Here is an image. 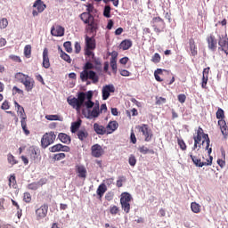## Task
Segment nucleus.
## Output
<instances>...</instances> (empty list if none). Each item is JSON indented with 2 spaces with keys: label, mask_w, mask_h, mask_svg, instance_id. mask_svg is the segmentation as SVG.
<instances>
[{
  "label": "nucleus",
  "mask_w": 228,
  "mask_h": 228,
  "mask_svg": "<svg viewBox=\"0 0 228 228\" xmlns=\"http://www.w3.org/2000/svg\"><path fill=\"white\" fill-rule=\"evenodd\" d=\"M93 97V91H88L87 93L79 92L77 95V98H68V103L69 104V106H72L77 113H81V109L84 106H86L87 110H91V108H94L95 103L92 102Z\"/></svg>",
  "instance_id": "1"
},
{
  "label": "nucleus",
  "mask_w": 228,
  "mask_h": 228,
  "mask_svg": "<svg viewBox=\"0 0 228 228\" xmlns=\"http://www.w3.org/2000/svg\"><path fill=\"white\" fill-rule=\"evenodd\" d=\"M94 69V66L92 63V59H89V61L86 62L83 67V71L80 73V79L82 81H88V79H91L94 85L99 83V76H97L95 71L92 70Z\"/></svg>",
  "instance_id": "2"
},
{
  "label": "nucleus",
  "mask_w": 228,
  "mask_h": 228,
  "mask_svg": "<svg viewBox=\"0 0 228 228\" xmlns=\"http://www.w3.org/2000/svg\"><path fill=\"white\" fill-rule=\"evenodd\" d=\"M203 138V141H202ZM194 142H197L199 143H201V145H205V151H208V156L211 155V152H213V149L209 148V143H211V141L209 140V135L208 134H204V129L202 127L199 126L197 130V134L193 136Z\"/></svg>",
  "instance_id": "3"
},
{
  "label": "nucleus",
  "mask_w": 228,
  "mask_h": 228,
  "mask_svg": "<svg viewBox=\"0 0 228 228\" xmlns=\"http://www.w3.org/2000/svg\"><path fill=\"white\" fill-rule=\"evenodd\" d=\"M131 200H133V196L129 192H123L120 198V204L123 211L125 213H129L131 211Z\"/></svg>",
  "instance_id": "4"
},
{
  "label": "nucleus",
  "mask_w": 228,
  "mask_h": 228,
  "mask_svg": "<svg viewBox=\"0 0 228 228\" xmlns=\"http://www.w3.org/2000/svg\"><path fill=\"white\" fill-rule=\"evenodd\" d=\"M151 24L157 35H159V33H163L166 24L165 20H163L161 17H153Z\"/></svg>",
  "instance_id": "5"
},
{
  "label": "nucleus",
  "mask_w": 228,
  "mask_h": 228,
  "mask_svg": "<svg viewBox=\"0 0 228 228\" xmlns=\"http://www.w3.org/2000/svg\"><path fill=\"white\" fill-rule=\"evenodd\" d=\"M56 140V134L54 132L45 133L41 138V146L43 149H47L49 145H53Z\"/></svg>",
  "instance_id": "6"
},
{
  "label": "nucleus",
  "mask_w": 228,
  "mask_h": 228,
  "mask_svg": "<svg viewBox=\"0 0 228 228\" xmlns=\"http://www.w3.org/2000/svg\"><path fill=\"white\" fill-rule=\"evenodd\" d=\"M136 129H138L139 133H142V136H144V140L146 142H151V140H152V130L149 127V125L142 124L141 126H137Z\"/></svg>",
  "instance_id": "7"
},
{
  "label": "nucleus",
  "mask_w": 228,
  "mask_h": 228,
  "mask_svg": "<svg viewBox=\"0 0 228 228\" xmlns=\"http://www.w3.org/2000/svg\"><path fill=\"white\" fill-rule=\"evenodd\" d=\"M191 161L193 162L196 167H200L202 168V167H211L213 165V157L209 156V159H207V161L202 162L200 159H197V157L193 156V153L189 154Z\"/></svg>",
  "instance_id": "8"
},
{
  "label": "nucleus",
  "mask_w": 228,
  "mask_h": 228,
  "mask_svg": "<svg viewBox=\"0 0 228 228\" xmlns=\"http://www.w3.org/2000/svg\"><path fill=\"white\" fill-rule=\"evenodd\" d=\"M208 50L212 53H216L218 48V40L215 37V35L210 34L206 38Z\"/></svg>",
  "instance_id": "9"
},
{
  "label": "nucleus",
  "mask_w": 228,
  "mask_h": 228,
  "mask_svg": "<svg viewBox=\"0 0 228 228\" xmlns=\"http://www.w3.org/2000/svg\"><path fill=\"white\" fill-rule=\"evenodd\" d=\"M49 211V206L47 204L42 205L40 208L36 209V219L37 221L44 220L47 216Z\"/></svg>",
  "instance_id": "10"
},
{
  "label": "nucleus",
  "mask_w": 228,
  "mask_h": 228,
  "mask_svg": "<svg viewBox=\"0 0 228 228\" xmlns=\"http://www.w3.org/2000/svg\"><path fill=\"white\" fill-rule=\"evenodd\" d=\"M110 94H115V86L106 85L102 89V100L108 101L110 99Z\"/></svg>",
  "instance_id": "11"
},
{
  "label": "nucleus",
  "mask_w": 228,
  "mask_h": 228,
  "mask_svg": "<svg viewBox=\"0 0 228 228\" xmlns=\"http://www.w3.org/2000/svg\"><path fill=\"white\" fill-rule=\"evenodd\" d=\"M99 105L94 107L92 111L89 110H86V109H82V115L86 117L87 118H97L99 117Z\"/></svg>",
  "instance_id": "12"
},
{
  "label": "nucleus",
  "mask_w": 228,
  "mask_h": 228,
  "mask_svg": "<svg viewBox=\"0 0 228 228\" xmlns=\"http://www.w3.org/2000/svg\"><path fill=\"white\" fill-rule=\"evenodd\" d=\"M91 154L94 158H101L104 154V150L101 144L96 143L91 147Z\"/></svg>",
  "instance_id": "13"
},
{
  "label": "nucleus",
  "mask_w": 228,
  "mask_h": 228,
  "mask_svg": "<svg viewBox=\"0 0 228 228\" xmlns=\"http://www.w3.org/2000/svg\"><path fill=\"white\" fill-rule=\"evenodd\" d=\"M86 24H87L86 27V30L87 31V33H94V35L97 33V29H99V25L95 21L94 18Z\"/></svg>",
  "instance_id": "14"
},
{
  "label": "nucleus",
  "mask_w": 228,
  "mask_h": 228,
  "mask_svg": "<svg viewBox=\"0 0 228 228\" xmlns=\"http://www.w3.org/2000/svg\"><path fill=\"white\" fill-rule=\"evenodd\" d=\"M21 84L24 85L26 92H31V90L35 88V79H33L31 77H28V75Z\"/></svg>",
  "instance_id": "15"
},
{
  "label": "nucleus",
  "mask_w": 228,
  "mask_h": 228,
  "mask_svg": "<svg viewBox=\"0 0 228 228\" xmlns=\"http://www.w3.org/2000/svg\"><path fill=\"white\" fill-rule=\"evenodd\" d=\"M51 35L53 37H63V35H65V28L60 25L53 26L51 28Z\"/></svg>",
  "instance_id": "16"
},
{
  "label": "nucleus",
  "mask_w": 228,
  "mask_h": 228,
  "mask_svg": "<svg viewBox=\"0 0 228 228\" xmlns=\"http://www.w3.org/2000/svg\"><path fill=\"white\" fill-rule=\"evenodd\" d=\"M111 58H110V67L112 69L113 74H117V58H118V53L116 51H113L111 53H110Z\"/></svg>",
  "instance_id": "17"
},
{
  "label": "nucleus",
  "mask_w": 228,
  "mask_h": 228,
  "mask_svg": "<svg viewBox=\"0 0 228 228\" xmlns=\"http://www.w3.org/2000/svg\"><path fill=\"white\" fill-rule=\"evenodd\" d=\"M85 42H86V48L87 49H95V47L97 46L95 43V37H94V36L91 37L88 36H86Z\"/></svg>",
  "instance_id": "18"
},
{
  "label": "nucleus",
  "mask_w": 228,
  "mask_h": 228,
  "mask_svg": "<svg viewBox=\"0 0 228 228\" xmlns=\"http://www.w3.org/2000/svg\"><path fill=\"white\" fill-rule=\"evenodd\" d=\"M105 128L107 131V134H111L112 133H115L117 129H118V122L110 121Z\"/></svg>",
  "instance_id": "19"
},
{
  "label": "nucleus",
  "mask_w": 228,
  "mask_h": 228,
  "mask_svg": "<svg viewBox=\"0 0 228 228\" xmlns=\"http://www.w3.org/2000/svg\"><path fill=\"white\" fill-rule=\"evenodd\" d=\"M43 67L44 69H49L51 67V61H49V50L45 48L43 51Z\"/></svg>",
  "instance_id": "20"
},
{
  "label": "nucleus",
  "mask_w": 228,
  "mask_h": 228,
  "mask_svg": "<svg viewBox=\"0 0 228 228\" xmlns=\"http://www.w3.org/2000/svg\"><path fill=\"white\" fill-rule=\"evenodd\" d=\"M189 49L192 56H197L199 54L197 45L195 44V39H193V37L189 39Z\"/></svg>",
  "instance_id": "21"
},
{
  "label": "nucleus",
  "mask_w": 228,
  "mask_h": 228,
  "mask_svg": "<svg viewBox=\"0 0 228 228\" xmlns=\"http://www.w3.org/2000/svg\"><path fill=\"white\" fill-rule=\"evenodd\" d=\"M94 131L96 133V134H101L102 136L108 133L106 127L99 123L94 124Z\"/></svg>",
  "instance_id": "22"
},
{
  "label": "nucleus",
  "mask_w": 228,
  "mask_h": 228,
  "mask_svg": "<svg viewBox=\"0 0 228 228\" xmlns=\"http://www.w3.org/2000/svg\"><path fill=\"white\" fill-rule=\"evenodd\" d=\"M76 172L80 179H86V167L85 166H76Z\"/></svg>",
  "instance_id": "23"
},
{
  "label": "nucleus",
  "mask_w": 228,
  "mask_h": 228,
  "mask_svg": "<svg viewBox=\"0 0 228 228\" xmlns=\"http://www.w3.org/2000/svg\"><path fill=\"white\" fill-rule=\"evenodd\" d=\"M33 8H37L38 13H42L47 8V5L42 0H36Z\"/></svg>",
  "instance_id": "24"
},
{
  "label": "nucleus",
  "mask_w": 228,
  "mask_h": 228,
  "mask_svg": "<svg viewBox=\"0 0 228 228\" xmlns=\"http://www.w3.org/2000/svg\"><path fill=\"white\" fill-rule=\"evenodd\" d=\"M80 19L84 22V24H88L91 20H94V15L90 12H83L80 14Z\"/></svg>",
  "instance_id": "25"
},
{
  "label": "nucleus",
  "mask_w": 228,
  "mask_h": 228,
  "mask_svg": "<svg viewBox=\"0 0 228 228\" xmlns=\"http://www.w3.org/2000/svg\"><path fill=\"white\" fill-rule=\"evenodd\" d=\"M119 47L123 51H127V49H131V47H133V41L129 39H125L120 43Z\"/></svg>",
  "instance_id": "26"
},
{
  "label": "nucleus",
  "mask_w": 228,
  "mask_h": 228,
  "mask_svg": "<svg viewBox=\"0 0 228 228\" xmlns=\"http://www.w3.org/2000/svg\"><path fill=\"white\" fill-rule=\"evenodd\" d=\"M58 139L62 143H66V145H69L70 143V142H71L70 137L67 134H65V133H60L58 134Z\"/></svg>",
  "instance_id": "27"
},
{
  "label": "nucleus",
  "mask_w": 228,
  "mask_h": 228,
  "mask_svg": "<svg viewBox=\"0 0 228 228\" xmlns=\"http://www.w3.org/2000/svg\"><path fill=\"white\" fill-rule=\"evenodd\" d=\"M105 191H108V187H106L105 183H101L96 191L99 199H102Z\"/></svg>",
  "instance_id": "28"
},
{
  "label": "nucleus",
  "mask_w": 228,
  "mask_h": 228,
  "mask_svg": "<svg viewBox=\"0 0 228 228\" xmlns=\"http://www.w3.org/2000/svg\"><path fill=\"white\" fill-rule=\"evenodd\" d=\"M218 126H220L222 134L224 136H227L228 129H227V125L225 123V120H224V119L218 120Z\"/></svg>",
  "instance_id": "29"
},
{
  "label": "nucleus",
  "mask_w": 228,
  "mask_h": 228,
  "mask_svg": "<svg viewBox=\"0 0 228 228\" xmlns=\"http://www.w3.org/2000/svg\"><path fill=\"white\" fill-rule=\"evenodd\" d=\"M21 124V129L26 136H29L31 134V132L29 129H28V119L20 120Z\"/></svg>",
  "instance_id": "30"
},
{
  "label": "nucleus",
  "mask_w": 228,
  "mask_h": 228,
  "mask_svg": "<svg viewBox=\"0 0 228 228\" xmlns=\"http://www.w3.org/2000/svg\"><path fill=\"white\" fill-rule=\"evenodd\" d=\"M77 138L83 142L84 140H86L88 138V132L86 130H79L77 132Z\"/></svg>",
  "instance_id": "31"
},
{
  "label": "nucleus",
  "mask_w": 228,
  "mask_h": 228,
  "mask_svg": "<svg viewBox=\"0 0 228 228\" xmlns=\"http://www.w3.org/2000/svg\"><path fill=\"white\" fill-rule=\"evenodd\" d=\"M138 151L141 154H154V150H149L147 146H140Z\"/></svg>",
  "instance_id": "32"
},
{
  "label": "nucleus",
  "mask_w": 228,
  "mask_h": 228,
  "mask_svg": "<svg viewBox=\"0 0 228 228\" xmlns=\"http://www.w3.org/2000/svg\"><path fill=\"white\" fill-rule=\"evenodd\" d=\"M9 187L13 188L14 190H16V188H17V180L15 178V175H12L10 176V178H9Z\"/></svg>",
  "instance_id": "33"
},
{
  "label": "nucleus",
  "mask_w": 228,
  "mask_h": 228,
  "mask_svg": "<svg viewBox=\"0 0 228 228\" xmlns=\"http://www.w3.org/2000/svg\"><path fill=\"white\" fill-rule=\"evenodd\" d=\"M7 161L9 165H12V167H13V165H17V163H19V160L15 159V156H13L12 153H9L7 155Z\"/></svg>",
  "instance_id": "34"
},
{
  "label": "nucleus",
  "mask_w": 228,
  "mask_h": 228,
  "mask_svg": "<svg viewBox=\"0 0 228 228\" xmlns=\"http://www.w3.org/2000/svg\"><path fill=\"white\" fill-rule=\"evenodd\" d=\"M191 209L192 213H200V205H199L197 202H192L191 204Z\"/></svg>",
  "instance_id": "35"
},
{
  "label": "nucleus",
  "mask_w": 228,
  "mask_h": 228,
  "mask_svg": "<svg viewBox=\"0 0 228 228\" xmlns=\"http://www.w3.org/2000/svg\"><path fill=\"white\" fill-rule=\"evenodd\" d=\"M103 16H105L106 19H110V17H111V6L105 5L103 10Z\"/></svg>",
  "instance_id": "36"
},
{
  "label": "nucleus",
  "mask_w": 228,
  "mask_h": 228,
  "mask_svg": "<svg viewBox=\"0 0 228 228\" xmlns=\"http://www.w3.org/2000/svg\"><path fill=\"white\" fill-rule=\"evenodd\" d=\"M28 77V75L24 74V73H17L15 75V79H17V81H20V83H23V81Z\"/></svg>",
  "instance_id": "37"
},
{
  "label": "nucleus",
  "mask_w": 228,
  "mask_h": 228,
  "mask_svg": "<svg viewBox=\"0 0 228 228\" xmlns=\"http://www.w3.org/2000/svg\"><path fill=\"white\" fill-rule=\"evenodd\" d=\"M61 143L55 144L49 148L50 152H61Z\"/></svg>",
  "instance_id": "38"
},
{
  "label": "nucleus",
  "mask_w": 228,
  "mask_h": 228,
  "mask_svg": "<svg viewBox=\"0 0 228 228\" xmlns=\"http://www.w3.org/2000/svg\"><path fill=\"white\" fill-rule=\"evenodd\" d=\"M28 152H29L30 159L33 161H35L37 159V149H35L34 147H30L28 150Z\"/></svg>",
  "instance_id": "39"
},
{
  "label": "nucleus",
  "mask_w": 228,
  "mask_h": 228,
  "mask_svg": "<svg viewBox=\"0 0 228 228\" xmlns=\"http://www.w3.org/2000/svg\"><path fill=\"white\" fill-rule=\"evenodd\" d=\"M79 127H81V123L79 121L73 122L70 127L71 133H77V129H79Z\"/></svg>",
  "instance_id": "40"
},
{
  "label": "nucleus",
  "mask_w": 228,
  "mask_h": 228,
  "mask_svg": "<svg viewBox=\"0 0 228 228\" xmlns=\"http://www.w3.org/2000/svg\"><path fill=\"white\" fill-rule=\"evenodd\" d=\"M95 49H88V48H86L85 50V55L86 56H88L89 58L91 57V60H94L95 59V53L93 52L94 51Z\"/></svg>",
  "instance_id": "41"
},
{
  "label": "nucleus",
  "mask_w": 228,
  "mask_h": 228,
  "mask_svg": "<svg viewBox=\"0 0 228 228\" xmlns=\"http://www.w3.org/2000/svg\"><path fill=\"white\" fill-rule=\"evenodd\" d=\"M216 117L218 120H224L225 118V114L224 113V110L219 108L216 113Z\"/></svg>",
  "instance_id": "42"
},
{
  "label": "nucleus",
  "mask_w": 228,
  "mask_h": 228,
  "mask_svg": "<svg viewBox=\"0 0 228 228\" xmlns=\"http://www.w3.org/2000/svg\"><path fill=\"white\" fill-rule=\"evenodd\" d=\"M24 56L25 58H31V46L30 45H27L24 47Z\"/></svg>",
  "instance_id": "43"
},
{
  "label": "nucleus",
  "mask_w": 228,
  "mask_h": 228,
  "mask_svg": "<svg viewBox=\"0 0 228 228\" xmlns=\"http://www.w3.org/2000/svg\"><path fill=\"white\" fill-rule=\"evenodd\" d=\"M61 58L64 60V61H67V63H71L72 59H70V55L65 53L63 51H61Z\"/></svg>",
  "instance_id": "44"
},
{
  "label": "nucleus",
  "mask_w": 228,
  "mask_h": 228,
  "mask_svg": "<svg viewBox=\"0 0 228 228\" xmlns=\"http://www.w3.org/2000/svg\"><path fill=\"white\" fill-rule=\"evenodd\" d=\"M8 28V19L3 18L0 20V29H6Z\"/></svg>",
  "instance_id": "45"
},
{
  "label": "nucleus",
  "mask_w": 228,
  "mask_h": 228,
  "mask_svg": "<svg viewBox=\"0 0 228 228\" xmlns=\"http://www.w3.org/2000/svg\"><path fill=\"white\" fill-rule=\"evenodd\" d=\"M65 158H66L65 153H57V154H54L53 156L54 161H61V159H65Z\"/></svg>",
  "instance_id": "46"
},
{
  "label": "nucleus",
  "mask_w": 228,
  "mask_h": 228,
  "mask_svg": "<svg viewBox=\"0 0 228 228\" xmlns=\"http://www.w3.org/2000/svg\"><path fill=\"white\" fill-rule=\"evenodd\" d=\"M118 211H120V208L118 207L112 205L110 208V215H118Z\"/></svg>",
  "instance_id": "47"
},
{
  "label": "nucleus",
  "mask_w": 228,
  "mask_h": 228,
  "mask_svg": "<svg viewBox=\"0 0 228 228\" xmlns=\"http://www.w3.org/2000/svg\"><path fill=\"white\" fill-rule=\"evenodd\" d=\"M177 142H178V145H179L181 151H186L187 146H186V142H184V140L177 139Z\"/></svg>",
  "instance_id": "48"
},
{
  "label": "nucleus",
  "mask_w": 228,
  "mask_h": 228,
  "mask_svg": "<svg viewBox=\"0 0 228 228\" xmlns=\"http://www.w3.org/2000/svg\"><path fill=\"white\" fill-rule=\"evenodd\" d=\"M16 94H19V95H24V91L17 86H13L12 95H16Z\"/></svg>",
  "instance_id": "49"
},
{
  "label": "nucleus",
  "mask_w": 228,
  "mask_h": 228,
  "mask_svg": "<svg viewBox=\"0 0 228 228\" xmlns=\"http://www.w3.org/2000/svg\"><path fill=\"white\" fill-rule=\"evenodd\" d=\"M151 61L153 63H159L161 61V56L159 55V53H154L151 58Z\"/></svg>",
  "instance_id": "50"
},
{
  "label": "nucleus",
  "mask_w": 228,
  "mask_h": 228,
  "mask_svg": "<svg viewBox=\"0 0 228 228\" xmlns=\"http://www.w3.org/2000/svg\"><path fill=\"white\" fill-rule=\"evenodd\" d=\"M128 163L130 167H134L136 165V157H134V155H130L128 159Z\"/></svg>",
  "instance_id": "51"
},
{
  "label": "nucleus",
  "mask_w": 228,
  "mask_h": 228,
  "mask_svg": "<svg viewBox=\"0 0 228 228\" xmlns=\"http://www.w3.org/2000/svg\"><path fill=\"white\" fill-rule=\"evenodd\" d=\"M23 200L24 202H26L27 204H29V202H31V193L29 192H25L23 194Z\"/></svg>",
  "instance_id": "52"
},
{
  "label": "nucleus",
  "mask_w": 228,
  "mask_h": 228,
  "mask_svg": "<svg viewBox=\"0 0 228 228\" xmlns=\"http://www.w3.org/2000/svg\"><path fill=\"white\" fill-rule=\"evenodd\" d=\"M64 48L67 53H72V43L70 41H67L64 43Z\"/></svg>",
  "instance_id": "53"
},
{
  "label": "nucleus",
  "mask_w": 228,
  "mask_h": 228,
  "mask_svg": "<svg viewBox=\"0 0 228 228\" xmlns=\"http://www.w3.org/2000/svg\"><path fill=\"white\" fill-rule=\"evenodd\" d=\"M125 181H126V176H119L116 183L118 188H122L123 183H125Z\"/></svg>",
  "instance_id": "54"
},
{
  "label": "nucleus",
  "mask_w": 228,
  "mask_h": 228,
  "mask_svg": "<svg viewBox=\"0 0 228 228\" xmlns=\"http://www.w3.org/2000/svg\"><path fill=\"white\" fill-rule=\"evenodd\" d=\"M167 102V99L163 97H156V104L157 106H161V104H165Z\"/></svg>",
  "instance_id": "55"
},
{
  "label": "nucleus",
  "mask_w": 228,
  "mask_h": 228,
  "mask_svg": "<svg viewBox=\"0 0 228 228\" xmlns=\"http://www.w3.org/2000/svg\"><path fill=\"white\" fill-rule=\"evenodd\" d=\"M46 120H60V116L59 115H46L45 116Z\"/></svg>",
  "instance_id": "56"
},
{
  "label": "nucleus",
  "mask_w": 228,
  "mask_h": 228,
  "mask_svg": "<svg viewBox=\"0 0 228 228\" xmlns=\"http://www.w3.org/2000/svg\"><path fill=\"white\" fill-rule=\"evenodd\" d=\"M177 99L181 104H184V102H186V94H181L177 96Z\"/></svg>",
  "instance_id": "57"
},
{
  "label": "nucleus",
  "mask_w": 228,
  "mask_h": 228,
  "mask_svg": "<svg viewBox=\"0 0 228 228\" xmlns=\"http://www.w3.org/2000/svg\"><path fill=\"white\" fill-rule=\"evenodd\" d=\"M9 58L12 60V61H16V63H22V60L17 55H10Z\"/></svg>",
  "instance_id": "58"
},
{
  "label": "nucleus",
  "mask_w": 228,
  "mask_h": 228,
  "mask_svg": "<svg viewBox=\"0 0 228 228\" xmlns=\"http://www.w3.org/2000/svg\"><path fill=\"white\" fill-rule=\"evenodd\" d=\"M209 77H202L201 88H207Z\"/></svg>",
  "instance_id": "59"
},
{
  "label": "nucleus",
  "mask_w": 228,
  "mask_h": 228,
  "mask_svg": "<svg viewBox=\"0 0 228 228\" xmlns=\"http://www.w3.org/2000/svg\"><path fill=\"white\" fill-rule=\"evenodd\" d=\"M18 113L20 115V120H28V116L26 115V111L24 110H20Z\"/></svg>",
  "instance_id": "60"
},
{
  "label": "nucleus",
  "mask_w": 228,
  "mask_h": 228,
  "mask_svg": "<svg viewBox=\"0 0 228 228\" xmlns=\"http://www.w3.org/2000/svg\"><path fill=\"white\" fill-rule=\"evenodd\" d=\"M120 76H123L124 77H129L131 76V72L127 69H121L119 70Z\"/></svg>",
  "instance_id": "61"
},
{
  "label": "nucleus",
  "mask_w": 228,
  "mask_h": 228,
  "mask_svg": "<svg viewBox=\"0 0 228 228\" xmlns=\"http://www.w3.org/2000/svg\"><path fill=\"white\" fill-rule=\"evenodd\" d=\"M28 190H38V183H32L28 185Z\"/></svg>",
  "instance_id": "62"
},
{
  "label": "nucleus",
  "mask_w": 228,
  "mask_h": 228,
  "mask_svg": "<svg viewBox=\"0 0 228 228\" xmlns=\"http://www.w3.org/2000/svg\"><path fill=\"white\" fill-rule=\"evenodd\" d=\"M1 109H2V110H10V102L5 100V101L2 103Z\"/></svg>",
  "instance_id": "63"
},
{
  "label": "nucleus",
  "mask_w": 228,
  "mask_h": 228,
  "mask_svg": "<svg viewBox=\"0 0 228 228\" xmlns=\"http://www.w3.org/2000/svg\"><path fill=\"white\" fill-rule=\"evenodd\" d=\"M75 53L79 54L81 53V45L77 42L75 43Z\"/></svg>",
  "instance_id": "64"
}]
</instances>
